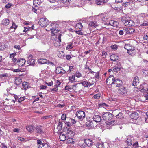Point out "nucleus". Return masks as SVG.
Segmentation results:
<instances>
[{
	"mask_svg": "<svg viewBox=\"0 0 148 148\" xmlns=\"http://www.w3.org/2000/svg\"><path fill=\"white\" fill-rule=\"evenodd\" d=\"M126 29H125L123 30H120L119 31V33L120 35H122L124 34V32H126Z\"/></svg>",
	"mask_w": 148,
	"mask_h": 148,
	"instance_id": "13d9d810",
	"label": "nucleus"
},
{
	"mask_svg": "<svg viewBox=\"0 0 148 148\" xmlns=\"http://www.w3.org/2000/svg\"><path fill=\"white\" fill-rule=\"evenodd\" d=\"M110 58L111 61H115L118 59V56L115 54H112L110 56Z\"/></svg>",
	"mask_w": 148,
	"mask_h": 148,
	"instance_id": "5701e85b",
	"label": "nucleus"
},
{
	"mask_svg": "<svg viewBox=\"0 0 148 148\" xmlns=\"http://www.w3.org/2000/svg\"><path fill=\"white\" fill-rule=\"evenodd\" d=\"M75 75H74L70 76L69 77V82H75Z\"/></svg>",
	"mask_w": 148,
	"mask_h": 148,
	"instance_id": "473e14b6",
	"label": "nucleus"
},
{
	"mask_svg": "<svg viewBox=\"0 0 148 148\" xmlns=\"http://www.w3.org/2000/svg\"><path fill=\"white\" fill-rule=\"evenodd\" d=\"M121 69V68L120 67H116L115 66L113 69L112 71L114 73H115L120 71Z\"/></svg>",
	"mask_w": 148,
	"mask_h": 148,
	"instance_id": "58836bf2",
	"label": "nucleus"
},
{
	"mask_svg": "<svg viewBox=\"0 0 148 148\" xmlns=\"http://www.w3.org/2000/svg\"><path fill=\"white\" fill-rule=\"evenodd\" d=\"M138 113L136 112L133 113L131 114L130 117L133 119L137 120L138 117Z\"/></svg>",
	"mask_w": 148,
	"mask_h": 148,
	"instance_id": "b1692460",
	"label": "nucleus"
},
{
	"mask_svg": "<svg viewBox=\"0 0 148 148\" xmlns=\"http://www.w3.org/2000/svg\"><path fill=\"white\" fill-rule=\"evenodd\" d=\"M29 84L28 82H24L22 83V86L24 88V89L25 90H26L28 87Z\"/></svg>",
	"mask_w": 148,
	"mask_h": 148,
	"instance_id": "e433bc0d",
	"label": "nucleus"
},
{
	"mask_svg": "<svg viewBox=\"0 0 148 148\" xmlns=\"http://www.w3.org/2000/svg\"><path fill=\"white\" fill-rule=\"evenodd\" d=\"M115 78L113 75H110L107 79L106 81V84L108 85H111L113 84L114 80Z\"/></svg>",
	"mask_w": 148,
	"mask_h": 148,
	"instance_id": "6e6552de",
	"label": "nucleus"
},
{
	"mask_svg": "<svg viewBox=\"0 0 148 148\" xmlns=\"http://www.w3.org/2000/svg\"><path fill=\"white\" fill-rule=\"evenodd\" d=\"M57 55L60 58H62L65 56V53L62 51H60L58 53Z\"/></svg>",
	"mask_w": 148,
	"mask_h": 148,
	"instance_id": "2f4dec72",
	"label": "nucleus"
},
{
	"mask_svg": "<svg viewBox=\"0 0 148 148\" xmlns=\"http://www.w3.org/2000/svg\"><path fill=\"white\" fill-rule=\"evenodd\" d=\"M38 23L40 26L42 27H46L49 23V22L46 18H42L40 19Z\"/></svg>",
	"mask_w": 148,
	"mask_h": 148,
	"instance_id": "7ed1b4c3",
	"label": "nucleus"
},
{
	"mask_svg": "<svg viewBox=\"0 0 148 148\" xmlns=\"http://www.w3.org/2000/svg\"><path fill=\"white\" fill-rule=\"evenodd\" d=\"M62 124L61 122H59L57 126V129L58 131H60L62 129Z\"/></svg>",
	"mask_w": 148,
	"mask_h": 148,
	"instance_id": "37998d69",
	"label": "nucleus"
},
{
	"mask_svg": "<svg viewBox=\"0 0 148 148\" xmlns=\"http://www.w3.org/2000/svg\"><path fill=\"white\" fill-rule=\"evenodd\" d=\"M84 143L88 147L91 146L93 144L92 140L89 139H85Z\"/></svg>",
	"mask_w": 148,
	"mask_h": 148,
	"instance_id": "4be33fe9",
	"label": "nucleus"
},
{
	"mask_svg": "<svg viewBox=\"0 0 148 148\" xmlns=\"http://www.w3.org/2000/svg\"><path fill=\"white\" fill-rule=\"evenodd\" d=\"M76 116L79 119L82 120L85 118V114L84 111L81 110L77 112L76 114Z\"/></svg>",
	"mask_w": 148,
	"mask_h": 148,
	"instance_id": "39448f33",
	"label": "nucleus"
},
{
	"mask_svg": "<svg viewBox=\"0 0 148 148\" xmlns=\"http://www.w3.org/2000/svg\"><path fill=\"white\" fill-rule=\"evenodd\" d=\"M108 19V18L107 16L103 15L101 17V20L102 21H106Z\"/></svg>",
	"mask_w": 148,
	"mask_h": 148,
	"instance_id": "a18cd8bd",
	"label": "nucleus"
},
{
	"mask_svg": "<svg viewBox=\"0 0 148 148\" xmlns=\"http://www.w3.org/2000/svg\"><path fill=\"white\" fill-rule=\"evenodd\" d=\"M130 2H132L131 1L130 2H125L123 3L122 5L125 7H127L130 5Z\"/></svg>",
	"mask_w": 148,
	"mask_h": 148,
	"instance_id": "6e6d98bb",
	"label": "nucleus"
},
{
	"mask_svg": "<svg viewBox=\"0 0 148 148\" xmlns=\"http://www.w3.org/2000/svg\"><path fill=\"white\" fill-rule=\"evenodd\" d=\"M74 45L73 43H71L67 46L66 49H70L73 48Z\"/></svg>",
	"mask_w": 148,
	"mask_h": 148,
	"instance_id": "49530a36",
	"label": "nucleus"
},
{
	"mask_svg": "<svg viewBox=\"0 0 148 148\" xmlns=\"http://www.w3.org/2000/svg\"><path fill=\"white\" fill-rule=\"evenodd\" d=\"M26 129L29 132L32 133L34 131V127L31 125H29L26 126Z\"/></svg>",
	"mask_w": 148,
	"mask_h": 148,
	"instance_id": "393cba45",
	"label": "nucleus"
},
{
	"mask_svg": "<svg viewBox=\"0 0 148 148\" xmlns=\"http://www.w3.org/2000/svg\"><path fill=\"white\" fill-rule=\"evenodd\" d=\"M93 120L96 122H98L101 120V117L99 115H95L93 116Z\"/></svg>",
	"mask_w": 148,
	"mask_h": 148,
	"instance_id": "a878e982",
	"label": "nucleus"
},
{
	"mask_svg": "<svg viewBox=\"0 0 148 148\" xmlns=\"http://www.w3.org/2000/svg\"><path fill=\"white\" fill-rule=\"evenodd\" d=\"M133 85L134 86H137L139 84V78L138 77H135L134 79Z\"/></svg>",
	"mask_w": 148,
	"mask_h": 148,
	"instance_id": "a211bd4d",
	"label": "nucleus"
},
{
	"mask_svg": "<svg viewBox=\"0 0 148 148\" xmlns=\"http://www.w3.org/2000/svg\"><path fill=\"white\" fill-rule=\"evenodd\" d=\"M99 71H98L96 73L95 75V77L97 79H99Z\"/></svg>",
	"mask_w": 148,
	"mask_h": 148,
	"instance_id": "774afa93",
	"label": "nucleus"
},
{
	"mask_svg": "<svg viewBox=\"0 0 148 148\" xmlns=\"http://www.w3.org/2000/svg\"><path fill=\"white\" fill-rule=\"evenodd\" d=\"M64 131L66 133V137L68 138H71L74 135L73 132L69 127H66L64 130Z\"/></svg>",
	"mask_w": 148,
	"mask_h": 148,
	"instance_id": "423d86ee",
	"label": "nucleus"
},
{
	"mask_svg": "<svg viewBox=\"0 0 148 148\" xmlns=\"http://www.w3.org/2000/svg\"><path fill=\"white\" fill-rule=\"evenodd\" d=\"M14 47L15 49H18V50L20 51L21 50V48L20 45H15L14 46Z\"/></svg>",
	"mask_w": 148,
	"mask_h": 148,
	"instance_id": "680f3d73",
	"label": "nucleus"
},
{
	"mask_svg": "<svg viewBox=\"0 0 148 148\" xmlns=\"http://www.w3.org/2000/svg\"><path fill=\"white\" fill-rule=\"evenodd\" d=\"M118 90L119 92L121 94H125L127 92V89L124 86H121V87H119Z\"/></svg>",
	"mask_w": 148,
	"mask_h": 148,
	"instance_id": "9d476101",
	"label": "nucleus"
},
{
	"mask_svg": "<svg viewBox=\"0 0 148 148\" xmlns=\"http://www.w3.org/2000/svg\"><path fill=\"white\" fill-rule=\"evenodd\" d=\"M54 88H52L51 89V91H53L54 92H56L58 91V87L56 85H54Z\"/></svg>",
	"mask_w": 148,
	"mask_h": 148,
	"instance_id": "09e8293b",
	"label": "nucleus"
},
{
	"mask_svg": "<svg viewBox=\"0 0 148 148\" xmlns=\"http://www.w3.org/2000/svg\"><path fill=\"white\" fill-rule=\"evenodd\" d=\"M61 84V82L59 80H57L55 82V85H56L58 87V86L60 85Z\"/></svg>",
	"mask_w": 148,
	"mask_h": 148,
	"instance_id": "052dcab7",
	"label": "nucleus"
},
{
	"mask_svg": "<svg viewBox=\"0 0 148 148\" xmlns=\"http://www.w3.org/2000/svg\"><path fill=\"white\" fill-rule=\"evenodd\" d=\"M25 99V98L24 97H21L18 99V102L19 103H20L22 101H23Z\"/></svg>",
	"mask_w": 148,
	"mask_h": 148,
	"instance_id": "bf43d9fd",
	"label": "nucleus"
},
{
	"mask_svg": "<svg viewBox=\"0 0 148 148\" xmlns=\"http://www.w3.org/2000/svg\"><path fill=\"white\" fill-rule=\"evenodd\" d=\"M16 55V53H13L11 54H10V57L11 58H14V57Z\"/></svg>",
	"mask_w": 148,
	"mask_h": 148,
	"instance_id": "338daca9",
	"label": "nucleus"
},
{
	"mask_svg": "<svg viewBox=\"0 0 148 148\" xmlns=\"http://www.w3.org/2000/svg\"><path fill=\"white\" fill-rule=\"evenodd\" d=\"M61 67H58L56 70V73L58 74L60 73L64 74L65 73L66 71L62 69Z\"/></svg>",
	"mask_w": 148,
	"mask_h": 148,
	"instance_id": "2eb2a0df",
	"label": "nucleus"
},
{
	"mask_svg": "<svg viewBox=\"0 0 148 148\" xmlns=\"http://www.w3.org/2000/svg\"><path fill=\"white\" fill-rule=\"evenodd\" d=\"M142 98L143 99H145L146 100H148V94L146 93L143 96Z\"/></svg>",
	"mask_w": 148,
	"mask_h": 148,
	"instance_id": "4d7b16f0",
	"label": "nucleus"
},
{
	"mask_svg": "<svg viewBox=\"0 0 148 148\" xmlns=\"http://www.w3.org/2000/svg\"><path fill=\"white\" fill-rule=\"evenodd\" d=\"M17 27L18 26L14 23L13 22L12 26L10 27V28H14V29H16Z\"/></svg>",
	"mask_w": 148,
	"mask_h": 148,
	"instance_id": "603ef678",
	"label": "nucleus"
},
{
	"mask_svg": "<svg viewBox=\"0 0 148 148\" xmlns=\"http://www.w3.org/2000/svg\"><path fill=\"white\" fill-rule=\"evenodd\" d=\"M75 32L76 34L79 35H83V32H82L81 30H77L75 31Z\"/></svg>",
	"mask_w": 148,
	"mask_h": 148,
	"instance_id": "e2e57ef3",
	"label": "nucleus"
},
{
	"mask_svg": "<svg viewBox=\"0 0 148 148\" xmlns=\"http://www.w3.org/2000/svg\"><path fill=\"white\" fill-rule=\"evenodd\" d=\"M133 47H132L131 45L130 44H126L124 46V48L127 50V51L131 49Z\"/></svg>",
	"mask_w": 148,
	"mask_h": 148,
	"instance_id": "ea45409f",
	"label": "nucleus"
},
{
	"mask_svg": "<svg viewBox=\"0 0 148 148\" xmlns=\"http://www.w3.org/2000/svg\"><path fill=\"white\" fill-rule=\"evenodd\" d=\"M141 26H148V22L147 21H144L143 23L140 25Z\"/></svg>",
	"mask_w": 148,
	"mask_h": 148,
	"instance_id": "8fccbe9b",
	"label": "nucleus"
},
{
	"mask_svg": "<svg viewBox=\"0 0 148 148\" xmlns=\"http://www.w3.org/2000/svg\"><path fill=\"white\" fill-rule=\"evenodd\" d=\"M119 24L118 21L114 20H111L109 21V23L107 25H109L113 27H117L119 26Z\"/></svg>",
	"mask_w": 148,
	"mask_h": 148,
	"instance_id": "4468645a",
	"label": "nucleus"
},
{
	"mask_svg": "<svg viewBox=\"0 0 148 148\" xmlns=\"http://www.w3.org/2000/svg\"><path fill=\"white\" fill-rule=\"evenodd\" d=\"M127 53L130 55L134 56L136 53V51L134 47H133L127 51Z\"/></svg>",
	"mask_w": 148,
	"mask_h": 148,
	"instance_id": "f3484780",
	"label": "nucleus"
},
{
	"mask_svg": "<svg viewBox=\"0 0 148 148\" xmlns=\"http://www.w3.org/2000/svg\"><path fill=\"white\" fill-rule=\"evenodd\" d=\"M94 83V81H92V82H91V81L90 80L89 82L84 81L81 82L80 83L85 87H88L93 85Z\"/></svg>",
	"mask_w": 148,
	"mask_h": 148,
	"instance_id": "0eeeda50",
	"label": "nucleus"
},
{
	"mask_svg": "<svg viewBox=\"0 0 148 148\" xmlns=\"http://www.w3.org/2000/svg\"><path fill=\"white\" fill-rule=\"evenodd\" d=\"M113 116V115L109 112H104L102 113L103 119L107 122L106 123L108 125H112L115 122L114 121H111Z\"/></svg>",
	"mask_w": 148,
	"mask_h": 148,
	"instance_id": "f03ea898",
	"label": "nucleus"
},
{
	"mask_svg": "<svg viewBox=\"0 0 148 148\" xmlns=\"http://www.w3.org/2000/svg\"><path fill=\"white\" fill-rule=\"evenodd\" d=\"M128 24L127 25L129 26H133L135 25V22L133 20H131L130 18V20H129V22H128Z\"/></svg>",
	"mask_w": 148,
	"mask_h": 148,
	"instance_id": "c9c22d12",
	"label": "nucleus"
},
{
	"mask_svg": "<svg viewBox=\"0 0 148 148\" xmlns=\"http://www.w3.org/2000/svg\"><path fill=\"white\" fill-rule=\"evenodd\" d=\"M135 31V30L133 29H126V34H133Z\"/></svg>",
	"mask_w": 148,
	"mask_h": 148,
	"instance_id": "cd10ccee",
	"label": "nucleus"
},
{
	"mask_svg": "<svg viewBox=\"0 0 148 148\" xmlns=\"http://www.w3.org/2000/svg\"><path fill=\"white\" fill-rule=\"evenodd\" d=\"M32 55H30L28 57V60L27 62L29 65H34L35 64L34 60L32 58Z\"/></svg>",
	"mask_w": 148,
	"mask_h": 148,
	"instance_id": "ddd939ff",
	"label": "nucleus"
},
{
	"mask_svg": "<svg viewBox=\"0 0 148 148\" xmlns=\"http://www.w3.org/2000/svg\"><path fill=\"white\" fill-rule=\"evenodd\" d=\"M95 122L93 120L91 121H88L86 123V125L88 127H94L96 125Z\"/></svg>",
	"mask_w": 148,
	"mask_h": 148,
	"instance_id": "aec40b11",
	"label": "nucleus"
},
{
	"mask_svg": "<svg viewBox=\"0 0 148 148\" xmlns=\"http://www.w3.org/2000/svg\"><path fill=\"white\" fill-rule=\"evenodd\" d=\"M6 48L5 44L2 45L0 46V51Z\"/></svg>",
	"mask_w": 148,
	"mask_h": 148,
	"instance_id": "0e129e2a",
	"label": "nucleus"
},
{
	"mask_svg": "<svg viewBox=\"0 0 148 148\" xmlns=\"http://www.w3.org/2000/svg\"><path fill=\"white\" fill-rule=\"evenodd\" d=\"M14 82L16 85L18 86L21 83L22 80L19 77H15L14 79Z\"/></svg>",
	"mask_w": 148,
	"mask_h": 148,
	"instance_id": "6ab92c4d",
	"label": "nucleus"
},
{
	"mask_svg": "<svg viewBox=\"0 0 148 148\" xmlns=\"http://www.w3.org/2000/svg\"><path fill=\"white\" fill-rule=\"evenodd\" d=\"M58 25L56 23H51L50 25L46 29L47 31H51V33L52 36H56L60 30L58 29Z\"/></svg>",
	"mask_w": 148,
	"mask_h": 148,
	"instance_id": "f257e3e1",
	"label": "nucleus"
},
{
	"mask_svg": "<svg viewBox=\"0 0 148 148\" xmlns=\"http://www.w3.org/2000/svg\"><path fill=\"white\" fill-rule=\"evenodd\" d=\"M51 117H52V116L51 115L46 116L42 117L41 118L42 119H45L49 118H51Z\"/></svg>",
	"mask_w": 148,
	"mask_h": 148,
	"instance_id": "69168bd1",
	"label": "nucleus"
},
{
	"mask_svg": "<svg viewBox=\"0 0 148 148\" xmlns=\"http://www.w3.org/2000/svg\"><path fill=\"white\" fill-rule=\"evenodd\" d=\"M88 25L89 27L94 29L98 26V24L96 21H94L90 22L88 24Z\"/></svg>",
	"mask_w": 148,
	"mask_h": 148,
	"instance_id": "f8f14e48",
	"label": "nucleus"
},
{
	"mask_svg": "<svg viewBox=\"0 0 148 148\" xmlns=\"http://www.w3.org/2000/svg\"><path fill=\"white\" fill-rule=\"evenodd\" d=\"M83 27V25L81 23H78L75 26V28L77 29H81Z\"/></svg>",
	"mask_w": 148,
	"mask_h": 148,
	"instance_id": "7c9ffc66",
	"label": "nucleus"
},
{
	"mask_svg": "<svg viewBox=\"0 0 148 148\" xmlns=\"http://www.w3.org/2000/svg\"><path fill=\"white\" fill-rule=\"evenodd\" d=\"M67 138V137L64 134H61L59 136V138L60 140L64 141Z\"/></svg>",
	"mask_w": 148,
	"mask_h": 148,
	"instance_id": "c756f323",
	"label": "nucleus"
},
{
	"mask_svg": "<svg viewBox=\"0 0 148 148\" xmlns=\"http://www.w3.org/2000/svg\"><path fill=\"white\" fill-rule=\"evenodd\" d=\"M130 20V18L127 16H123L121 18V21L123 25L125 26L128 24V22Z\"/></svg>",
	"mask_w": 148,
	"mask_h": 148,
	"instance_id": "9b49d317",
	"label": "nucleus"
},
{
	"mask_svg": "<svg viewBox=\"0 0 148 148\" xmlns=\"http://www.w3.org/2000/svg\"><path fill=\"white\" fill-rule=\"evenodd\" d=\"M41 3L40 0H34L33 5L37 7Z\"/></svg>",
	"mask_w": 148,
	"mask_h": 148,
	"instance_id": "c85d7f7f",
	"label": "nucleus"
},
{
	"mask_svg": "<svg viewBox=\"0 0 148 148\" xmlns=\"http://www.w3.org/2000/svg\"><path fill=\"white\" fill-rule=\"evenodd\" d=\"M72 89L76 92H79L82 90V86L80 84H77L71 86Z\"/></svg>",
	"mask_w": 148,
	"mask_h": 148,
	"instance_id": "20e7f679",
	"label": "nucleus"
},
{
	"mask_svg": "<svg viewBox=\"0 0 148 148\" xmlns=\"http://www.w3.org/2000/svg\"><path fill=\"white\" fill-rule=\"evenodd\" d=\"M100 97V94L99 93L95 95L93 97L95 99H98Z\"/></svg>",
	"mask_w": 148,
	"mask_h": 148,
	"instance_id": "3c124183",
	"label": "nucleus"
},
{
	"mask_svg": "<svg viewBox=\"0 0 148 148\" xmlns=\"http://www.w3.org/2000/svg\"><path fill=\"white\" fill-rule=\"evenodd\" d=\"M36 131L38 133L42 134L43 133L42 126L40 125L37 126L36 128Z\"/></svg>",
	"mask_w": 148,
	"mask_h": 148,
	"instance_id": "412c9836",
	"label": "nucleus"
},
{
	"mask_svg": "<svg viewBox=\"0 0 148 148\" xmlns=\"http://www.w3.org/2000/svg\"><path fill=\"white\" fill-rule=\"evenodd\" d=\"M107 55V53L105 51H103L102 52L101 56L103 58H104L106 57V56Z\"/></svg>",
	"mask_w": 148,
	"mask_h": 148,
	"instance_id": "864d4df0",
	"label": "nucleus"
},
{
	"mask_svg": "<svg viewBox=\"0 0 148 148\" xmlns=\"http://www.w3.org/2000/svg\"><path fill=\"white\" fill-rule=\"evenodd\" d=\"M108 0H101L100 1L98 2V3H97L98 5H101L102 3H107Z\"/></svg>",
	"mask_w": 148,
	"mask_h": 148,
	"instance_id": "de8ad7c7",
	"label": "nucleus"
},
{
	"mask_svg": "<svg viewBox=\"0 0 148 148\" xmlns=\"http://www.w3.org/2000/svg\"><path fill=\"white\" fill-rule=\"evenodd\" d=\"M96 146L97 148H104V147L103 143H97Z\"/></svg>",
	"mask_w": 148,
	"mask_h": 148,
	"instance_id": "4c0bfd02",
	"label": "nucleus"
},
{
	"mask_svg": "<svg viewBox=\"0 0 148 148\" xmlns=\"http://www.w3.org/2000/svg\"><path fill=\"white\" fill-rule=\"evenodd\" d=\"M133 148H137L139 147V144L138 141H136L133 144Z\"/></svg>",
	"mask_w": 148,
	"mask_h": 148,
	"instance_id": "c03bdc74",
	"label": "nucleus"
},
{
	"mask_svg": "<svg viewBox=\"0 0 148 148\" xmlns=\"http://www.w3.org/2000/svg\"><path fill=\"white\" fill-rule=\"evenodd\" d=\"M113 84L114 86L117 87H120L122 86L123 82L121 80L118 79H116L114 80Z\"/></svg>",
	"mask_w": 148,
	"mask_h": 148,
	"instance_id": "1a4fd4ad",
	"label": "nucleus"
},
{
	"mask_svg": "<svg viewBox=\"0 0 148 148\" xmlns=\"http://www.w3.org/2000/svg\"><path fill=\"white\" fill-rule=\"evenodd\" d=\"M10 21L8 19H4L2 21L1 24L2 25H8L10 23Z\"/></svg>",
	"mask_w": 148,
	"mask_h": 148,
	"instance_id": "bb28decb",
	"label": "nucleus"
},
{
	"mask_svg": "<svg viewBox=\"0 0 148 148\" xmlns=\"http://www.w3.org/2000/svg\"><path fill=\"white\" fill-rule=\"evenodd\" d=\"M17 139L20 141H21L23 142L25 141V138L21 137L19 136L17 137Z\"/></svg>",
	"mask_w": 148,
	"mask_h": 148,
	"instance_id": "5fc2aeb1",
	"label": "nucleus"
},
{
	"mask_svg": "<svg viewBox=\"0 0 148 148\" xmlns=\"http://www.w3.org/2000/svg\"><path fill=\"white\" fill-rule=\"evenodd\" d=\"M117 118L119 119H121L123 118V114L121 112H120L116 116Z\"/></svg>",
	"mask_w": 148,
	"mask_h": 148,
	"instance_id": "a19ab883",
	"label": "nucleus"
},
{
	"mask_svg": "<svg viewBox=\"0 0 148 148\" xmlns=\"http://www.w3.org/2000/svg\"><path fill=\"white\" fill-rule=\"evenodd\" d=\"M74 75H75V76H76L77 78H79L82 75L79 71H77L75 73Z\"/></svg>",
	"mask_w": 148,
	"mask_h": 148,
	"instance_id": "79ce46f5",
	"label": "nucleus"
},
{
	"mask_svg": "<svg viewBox=\"0 0 148 148\" xmlns=\"http://www.w3.org/2000/svg\"><path fill=\"white\" fill-rule=\"evenodd\" d=\"M38 62L41 64H44L47 63V60L45 59L41 58L38 60Z\"/></svg>",
	"mask_w": 148,
	"mask_h": 148,
	"instance_id": "f704fd0d",
	"label": "nucleus"
},
{
	"mask_svg": "<svg viewBox=\"0 0 148 148\" xmlns=\"http://www.w3.org/2000/svg\"><path fill=\"white\" fill-rule=\"evenodd\" d=\"M125 142L129 146H130L132 144V140L130 138H127Z\"/></svg>",
	"mask_w": 148,
	"mask_h": 148,
	"instance_id": "72a5a7b5",
	"label": "nucleus"
},
{
	"mask_svg": "<svg viewBox=\"0 0 148 148\" xmlns=\"http://www.w3.org/2000/svg\"><path fill=\"white\" fill-rule=\"evenodd\" d=\"M26 62L25 60L23 58H21L17 60V64L19 66H22L24 65Z\"/></svg>",
	"mask_w": 148,
	"mask_h": 148,
	"instance_id": "dca6fc26",
	"label": "nucleus"
}]
</instances>
